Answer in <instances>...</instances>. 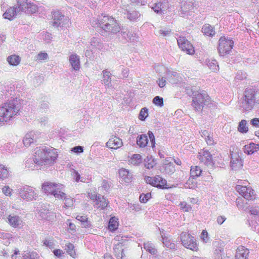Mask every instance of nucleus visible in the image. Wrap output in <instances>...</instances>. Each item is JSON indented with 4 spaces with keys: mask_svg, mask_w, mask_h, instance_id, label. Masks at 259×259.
Returning <instances> with one entry per match:
<instances>
[{
    "mask_svg": "<svg viewBox=\"0 0 259 259\" xmlns=\"http://www.w3.org/2000/svg\"><path fill=\"white\" fill-rule=\"evenodd\" d=\"M13 190L8 186H4L2 189L3 193L7 196H10L12 195Z\"/></svg>",
    "mask_w": 259,
    "mask_h": 259,
    "instance_id": "nucleus-56",
    "label": "nucleus"
},
{
    "mask_svg": "<svg viewBox=\"0 0 259 259\" xmlns=\"http://www.w3.org/2000/svg\"><path fill=\"white\" fill-rule=\"evenodd\" d=\"M162 242L163 244L167 247L170 249H175L176 245L174 243L171 242L170 240L166 237H162Z\"/></svg>",
    "mask_w": 259,
    "mask_h": 259,
    "instance_id": "nucleus-45",
    "label": "nucleus"
},
{
    "mask_svg": "<svg viewBox=\"0 0 259 259\" xmlns=\"http://www.w3.org/2000/svg\"><path fill=\"white\" fill-rule=\"evenodd\" d=\"M148 115V109L146 108H143L141 110L140 112L139 116V119L141 120H144Z\"/></svg>",
    "mask_w": 259,
    "mask_h": 259,
    "instance_id": "nucleus-52",
    "label": "nucleus"
},
{
    "mask_svg": "<svg viewBox=\"0 0 259 259\" xmlns=\"http://www.w3.org/2000/svg\"><path fill=\"white\" fill-rule=\"evenodd\" d=\"M42 189L46 193L51 194L56 198L62 199L64 197V187L61 184L46 182L43 184Z\"/></svg>",
    "mask_w": 259,
    "mask_h": 259,
    "instance_id": "nucleus-5",
    "label": "nucleus"
},
{
    "mask_svg": "<svg viewBox=\"0 0 259 259\" xmlns=\"http://www.w3.org/2000/svg\"><path fill=\"white\" fill-rule=\"evenodd\" d=\"M199 159L200 162L203 163L209 168H212L214 162L212 159V155L206 150L199 153Z\"/></svg>",
    "mask_w": 259,
    "mask_h": 259,
    "instance_id": "nucleus-16",
    "label": "nucleus"
},
{
    "mask_svg": "<svg viewBox=\"0 0 259 259\" xmlns=\"http://www.w3.org/2000/svg\"><path fill=\"white\" fill-rule=\"evenodd\" d=\"M238 131L241 133H246L248 131V127L246 126V121L242 120L239 123Z\"/></svg>",
    "mask_w": 259,
    "mask_h": 259,
    "instance_id": "nucleus-48",
    "label": "nucleus"
},
{
    "mask_svg": "<svg viewBox=\"0 0 259 259\" xmlns=\"http://www.w3.org/2000/svg\"><path fill=\"white\" fill-rule=\"evenodd\" d=\"M37 256L36 252H29L24 254L23 255V259H35Z\"/></svg>",
    "mask_w": 259,
    "mask_h": 259,
    "instance_id": "nucleus-55",
    "label": "nucleus"
},
{
    "mask_svg": "<svg viewBox=\"0 0 259 259\" xmlns=\"http://www.w3.org/2000/svg\"><path fill=\"white\" fill-rule=\"evenodd\" d=\"M18 193L21 198L27 201L36 199L37 197V194L35 192V189L27 185L19 188L18 189Z\"/></svg>",
    "mask_w": 259,
    "mask_h": 259,
    "instance_id": "nucleus-9",
    "label": "nucleus"
},
{
    "mask_svg": "<svg viewBox=\"0 0 259 259\" xmlns=\"http://www.w3.org/2000/svg\"><path fill=\"white\" fill-rule=\"evenodd\" d=\"M38 213L39 214V216L42 219L47 220L49 221L53 220L54 217H55L54 212L51 211H50L49 209L47 208L40 209L39 210Z\"/></svg>",
    "mask_w": 259,
    "mask_h": 259,
    "instance_id": "nucleus-25",
    "label": "nucleus"
},
{
    "mask_svg": "<svg viewBox=\"0 0 259 259\" xmlns=\"http://www.w3.org/2000/svg\"><path fill=\"white\" fill-rule=\"evenodd\" d=\"M65 250L73 258L76 257V253L74 250V246L71 243H67L65 245Z\"/></svg>",
    "mask_w": 259,
    "mask_h": 259,
    "instance_id": "nucleus-39",
    "label": "nucleus"
},
{
    "mask_svg": "<svg viewBox=\"0 0 259 259\" xmlns=\"http://www.w3.org/2000/svg\"><path fill=\"white\" fill-rule=\"evenodd\" d=\"M201 238L204 242H207L208 240V234L206 230H203L201 234Z\"/></svg>",
    "mask_w": 259,
    "mask_h": 259,
    "instance_id": "nucleus-64",
    "label": "nucleus"
},
{
    "mask_svg": "<svg viewBox=\"0 0 259 259\" xmlns=\"http://www.w3.org/2000/svg\"><path fill=\"white\" fill-rule=\"evenodd\" d=\"M108 200L104 196L101 195L95 203V207L98 209H104L108 206Z\"/></svg>",
    "mask_w": 259,
    "mask_h": 259,
    "instance_id": "nucleus-28",
    "label": "nucleus"
},
{
    "mask_svg": "<svg viewBox=\"0 0 259 259\" xmlns=\"http://www.w3.org/2000/svg\"><path fill=\"white\" fill-rule=\"evenodd\" d=\"M246 72L242 71H239L237 72L235 78L238 80H243L246 78Z\"/></svg>",
    "mask_w": 259,
    "mask_h": 259,
    "instance_id": "nucleus-58",
    "label": "nucleus"
},
{
    "mask_svg": "<svg viewBox=\"0 0 259 259\" xmlns=\"http://www.w3.org/2000/svg\"><path fill=\"white\" fill-rule=\"evenodd\" d=\"M20 100L11 98L0 105V124L7 123L14 118L21 108Z\"/></svg>",
    "mask_w": 259,
    "mask_h": 259,
    "instance_id": "nucleus-1",
    "label": "nucleus"
},
{
    "mask_svg": "<svg viewBox=\"0 0 259 259\" xmlns=\"http://www.w3.org/2000/svg\"><path fill=\"white\" fill-rule=\"evenodd\" d=\"M236 190L246 199L251 200L253 198V190L250 187L237 185L236 186Z\"/></svg>",
    "mask_w": 259,
    "mask_h": 259,
    "instance_id": "nucleus-17",
    "label": "nucleus"
},
{
    "mask_svg": "<svg viewBox=\"0 0 259 259\" xmlns=\"http://www.w3.org/2000/svg\"><path fill=\"white\" fill-rule=\"evenodd\" d=\"M126 40L132 42L137 41L138 40V36L135 32H132V31H128L127 33V37H126Z\"/></svg>",
    "mask_w": 259,
    "mask_h": 259,
    "instance_id": "nucleus-47",
    "label": "nucleus"
},
{
    "mask_svg": "<svg viewBox=\"0 0 259 259\" xmlns=\"http://www.w3.org/2000/svg\"><path fill=\"white\" fill-rule=\"evenodd\" d=\"M148 143V137L146 135H141L137 138V144L140 148L145 147Z\"/></svg>",
    "mask_w": 259,
    "mask_h": 259,
    "instance_id": "nucleus-32",
    "label": "nucleus"
},
{
    "mask_svg": "<svg viewBox=\"0 0 259 259\" xmlns=\"http://www.w3.org/2000/svg\"><path fill=\"white\" fill-rule=\"evenodd\" d=\"M20 12H21V11H19L17 3L15 6L10 7L9 9H7L3 14V16L5 19L12 20Z\"/></svg>",
    "mask_w": 259,
    "mask_h": 259,
    "instance_id": "nucleus-21",
    "label": "nucleus"
},
{
    "mask_svg": "<svg viewBox=\"0 0 259 259\" xmlns=\"http://www.w3.org/2000/svg\"><path fill=\"white\" fill-rule=\"evenodd\" d=\"M244 151L247 154H252L259 150V144H256L253 143L244 146Z\"/></svg>",
    "mask_w": 259,
    "mask_h": 259,
    "instance_id": "nucleus-29",
    "label": "nucleus"
},
{
    "mask_svg": "<svg viewBox=\"0 0 259 259\" xmlns=\"http://www.w3.org/2000/svg\"><path fill=\"white\" fill-rule=\"evenodd\" d=\"M115 255L118 258H122L123 256V248L122 244L118 243L113 247Z\"/></svg>",
    "mask_w": 259,
    "mask_h": 259,
    "instance_id": "nucleus-33",
    "label": "nucleus"
},
{
    "mask_svg": "<svg viewBox=\"0 0 259 259\" xmlns=\"http://www.w3.org/2000/svg\"><path fill=\"white\" fill-rule=\"evenodd\" d=\"M171 30L170 29L164 30L160 29L158 30L156 33L157 35L161 36L162 37H165L168 36L170 33Z\"/></svg>",
    "mask_w": 259,
    "mask_h": 259,
    "instance_id": "nucleus-53",
    "label": "nucleus"
},
{
    "mask_svg": "<svg viewBox=\"0 0 259 259\" xmlns=\"http://www.w3.org/2000/svg\"><path fill=\"white\" fill-rule=\"evenodd\" d=\"M118 219L115 217H112L109 220L108 229L112 232L115 231L118 226Z\"/></svg>",
    "mask_w": 259,
    "mask_h": 259,
    "instance_id": "nucleus-35",
    "label": "nucleus"
},
{
    "mask_svg": "<svg viewBox=\"0 0 259 259\" xmlns=\"http://www.w3.org/2000/svg\"><path fill=\"white\" fill-rule=\"evenodd\" d=\"M195 6L192 1L188 0H182L180 3V9L179 14L181 16L185 17L190 13L194 12Z\"/></svg>",
    "mask_w": 259,
    "mask_h": 259,
    "instance_id": "nucleus-12",
    "label": "nucleus"
},
{
    "mask_svg": "<svg viewBox=\"0 0 259 259\" xmlns=\"http://www.w3.org/2000/svg\"><path fill=\"white\" fill-rule=\"evenodd\" d=\"M230 155L231 158V167L233 170H236L241 168L242 166V161L240 156L239 154V150L230 151Z\"/></svg>",
    "mask_w": 259,
    "mask_h": 259,
    "instance_id": "nucleus-15",
    "label": "nucleus"
},
{
    "mask_svg": "<svg viewBox=\"0 0 259 259\" xmlns=\"http://www.w3.org/2000/svg\"><path fill=\"white\" fill-rule=\"evenodd\" d=\"M71 151L76 153H80L83 152V148L82 146H77L72 148Z\"/></svg>",
    "mask_w": 259,
    "mask_h": 259,
    "instance_id": "nucleus-63",
    "label": "nucleus"
},
{
    "mask_svg": "<svg viewBox=\"0 0 259 259\" xmlns=\"http://www.w3.org/2000/svg\"><path fill=\"white\" fill-rule=\"evenodd\" d=\"M39 111L41 113H47L49 110V103L48 101H41L39 106Z\"/></svg>",
    "mask_w": 259,
    "mask_h": 259,
    "instance_id": "nucleus-41",
    "label": "nucleus"
},
{
    "mask_svg": "<svg viewBox=\"0 0 259 259\" xmlns=\"http://www.w3.org/2000/svg\"><path fill=\"white\" fill-rule=\"evenodd\" d=\"M8 223L11 227L20 228L23 226V221L21 217L15 214H10L8 218Z\"/></svg>",
    "mask_w": 259,
    "mask_h": 259,
    "instance_id": "nucleus-19",
    "label": "nucleus"
},
{
    "mask_svg": "<svg viewBox=\"0 0 259 259\" xmlns=\"http://www.w3.org/2000/svg\"><path fill=\"white\" fill-rule=\"evenodd\" d=\"M249 211L251 214L259 217V206L251 207Z\"/></svg>",
    "mask_w": 259,
    "mask_h": 259,
    "instance_id": "nucleus-59",
    "label": "nucleus"
},
{
    "mask_svg": "<svg viewBox=\"0 0 259 259\" xmlns=\"http://www.w3.org/2000/svg\"><path fill=\"white\" fill-rule=\"evenodd\" d=\"M71 175L76 182H78L80 178L79 174L74 169H73Z\"/></svg>",
    "mask_w": 259,
    "mask_h": 259,
    "instance_id": "nucleus-62",
    "label": "nucleus"
},
{
    "mask_svg": "<svg viewBox=\"0 0 259 259\" xmlns=\"http://www.w3.org/2000/svg\"><path fill=\"white\" fill-rule=\"evenodd\" d=\"M148 135L150 141V143L151 144V147L152 148H154L155 147V137L153 134V133L151 131H148Z\"/></svg>",
    "mask_w": 259,
    "mask_h": 259,
    "instance_id": "nucleus-60",
    "label": "nucleus"
},
{
    "mask_svg": "<svg viewBox=\"0 0 259 259\" xmlns=\"http://www.w3.org/2000/svg\"><path fill=\"white\" fill-rule=\"evenodd\" d=\"M150 7L157 14H162L168 8V4L167 2L164 1L155 3L153 6Z\"/></svg>",
    "mask_w": 259,
    "mask_h": 259,
    "instance_id": "nucleus-20",
    "label": "nucleus"
},
{
    "mask_svg": "<svg viewBox=\"0 0 259 259\" xmlns=\"http://www.w3.org/2000/svg\"><path fill=\"white\" fill-rule=\"evenodd\" d=\"M202 32L204 35L211 37L215 34L214 28L209 24H205L202 26Z\"/></svg>",
    "mask_w": 259,
    "mask_h": 259,
    "instance_id": "nucleus-27",
    "label": "nucleus"
},
{
    "mask_svg": "<svg viewBox=\"0 0 259 259\" xmlns=\"http://www.w3.org/2000/svg\"><path fill=\"white\" fill-rule=\"evenodd\" d=\"M9 172L4 165L0 164V180H4L8 178Z\"/></svg>",
    "mask_w": 259,
    "mask_h": 259,
    "instance_id": "nucleus-38",
    "label": "nucleus"
},
{
    "mask_svg": "<svg viewBox=\"0 0 259 259\" xmlns=\"http://www.w3.org/2000/svg\"><path fill=\"white\" fill-rule=\"evenodd\" d=\"M91 24L93 27H100L106 32L117 33L120 30V27L116 20L112 17L107 15L99 16L96 20H93Z\"/></svg>",
    "mask_w": 259,
    "mask_h": 259,
    "instance_id": "nucleus-3",
    "label": "nucleus"
},
{
    "mask_svg": "<svg viewBox=\"0 0 259 259\" xmlns=\"http://www.w3.org/2000/svg\"><path fill=\"white\" fill-rule=\"evenodd\" d=\"M64 199L65 200L64 205L67 207H70L73 205V199L70 197H67L66 194L64 193V197H63L62 199Z\"/></svg>",
    "mask_w": 259,
    "mask_h": 259,
    "instance_id": "nucleus-49",
    "label": "nucleus"
},
{
    "mask_svg": "<svg viewBox=\"0 0 259 259\" xmlns=\"http://www.w3.org/2000/svg\"><path fill=\"white\" fill-rule=\"evenodd\" d=\"M37 132H30L27 133L23 139V144L26 147L29 146L31 143L36 141L38 138Z\"/></svg>",
    "mask_w": 259,
    "mask_h": 259,
    "instance_id": "nucleus-22",
    "label": "nucleus"
},
{
    "mask_svg": "<svg viewBox=\"0 0 259 259\" xmlns=\"http://www.w3.org/2000/svg\"><path fill=\"white\" fill-rule=\"evenodd\" d=\"M18 7L19 11L28 14L35 13L38 9L36 5L28 3L27 0H18Z\"/></svg>",
    "mask_w": 259,
    "mask_h": 259,
    "instance_id": "nucleus-11",
    "label": "nucleus"
},
{
    "mask_svg": "<svg viewBox=\"0 0 259 259\" xmlns=\"http://www.w3.org/2000/svg\"><path fill=\"white\" fill-rule=\"evenodd\" d=\"M149 162L147 161L145 163V166L146 168L147 169H150V168H152L153 167V166L155 165V161L152 159V160H148Z\"/></svg>",
    "mask_w": 259,
    "mask_h": 259,
    "instance_id": "nucleus-61",
    "label": "nucleus"
},
{
    "mask_svg": "<svg viewBox=\"0 0 259 259\" xmlns=\"http://www.w3.org/2000/svg\"><path fill=\"white\" fill-rule=\"evenodd\" d=\"M53 18V26L55 27H63L68 25L69 19L60 11H55L52 13Z\"/></svg>",
    "mask_w": 259,
    "mask_h": 259,
    "instance_id": "nucleus-10",
    "label": "nucleus"
},
{
    "mask_svg": "<svg viewBox=\"0 0 259 259\" xmlns=\"http://www.w3.org/2000/svg\"><path fill=\"white\" fill-rule=\"evenodd\" d=\"M193 94L192 106L196 111H201L205 106L208 105L210 102V97L204 91L199 90Z\"/></svg>",
    "mask_w": 259,
    "mask_h": 259,
    "instance_id": "nucleus-4",
    "label": "nucleus"
},
{
    "mask_svg": "<svg viewBox=\"0 0 259 259\" xmlns=\"http://www.w3.org/2000/svg\"><path fill=\"white\" fill-rule=\"evenodd\" d=\"M176 169L175 165L169 162L167 164H165L164 165V172L165 174L170 175L174 173Z\"/></svg>",
    "mask_w": 259,
    "mask_h": 259,
    "instance_id": "nucleus-42",
    "label": "nucleus"
},
{
    "mask_svg": "<svg viewBox=\"0 0 259 259\" xmlns=\"http://www.w3.org/2000/svg\"><path fill=\"white\" fill-rule=\"evenodd\" d=\"M122 145L121 140L117 137H111L106 143L107 147L111 149H117Z\"/></svg>",
    "mask_w": 259,
    "mask_h": 259,
    "instance_id": "nucleus-23",
    "label": "nucleus"
},
{
    "mask_svg": "<svg viewBox=\"0 0 259 259\" xmlns=\"http://www.w3.org/2000/svg\"><path fill=\"white\" fill-rule=\"evenodd\" d=\"M181 240L185 247L193 251H196L198 249L196 240L188 233L182 232L181 233Z\"/></svg>",
    "mask_w": 259,
    "mask_h": 259,
    "instance_id": "nucleus-8",
    "label": "nucleus"
},
{
    "mask_svg": "<svg viewBox=\"0 0 259 259\" xmlns=\"http://www.w3.org/2000/svg\"><path fill=\"white\" fill-rule=\"evenodd\" d=\"M202 172V170L200 167L195 166H191L190 170L191 177L193 178L198 177L200 176Z\"/></svg>",
    "mask_w": 259,
    "mask_h": 259,
    "instance_id": "nucleus-40",
    "label": "nucleus"
},
{
    "mask_svg": "<svg viewBox=\"0 0 259 259\" xmlns=\"http://www.w3.org/2000/svg\"><path fill=\"white\" fill-rule=\"evenodd\" d=\"M9 63L13 66H16L20 63L19 57L16 55H12L7 58Z\"/></svg>",
    "mask_w": 259,
    "mask_h": 259,
    "instance_id": "nucleus-43",
    "label": "nucleus"
},
{
    "mask_svg": "<svg viewBox=\"0 0 259 259\" xmlns=\"http://www.w3.org/2000/svg\"><path fill=\"white\" fill-rule=\"evenodd\" d=\"M58 154L56 149L49 147H39L35 149L33 161L40 169H44L52 164L57 159Z\"/></svg>",
    "mask_w": 259,
    "mask_h": 259,
    "instance_id": "nucleus-2",
    "label": "nucleus"
},
{
    "mask_svg": "<svg viewBox=\"0 0 259 259\" xmlns=\"http://www.w3.org/2000/svg\"><path fill=\"white\" fill-rule=\"evenodd\" d=\"M151 193H148L146 194H142L140 196V201L142 203H146L148 200L151 198Z\"/></svg>",
    "mask_w": 259,
    "mask_h": 259,
    "instance_id": "nucleus-51",
    "label": "nucleus"
},
{
    "mask_svg": "<svg viewBox=\"0 0 259 259\" xmlns=\"http://www.w3.org/2000/svg\"><path fill=\"white\" fill-rule=\"evenodd\" d=\"M180 205L181 206V208L184 211L188 212L190 211L192 209L191 205L188 204L185 202H181L180 203Z\"/></svg>",
    "mask_w": 259,
    "mask_h": 259,
    "instance_id": "nucleus-54",
    "label": "nucleus"
},
{
    "mask_svg": "<svg viewBox=\"0 0 259 259\" xmlns=\"http://www.w3.org/2000/svg\"><path fill=\"white\" fill-rule=\"evenodd\" d=\"M90 46L93 49H97L100 50L103 48V44L100 41L99 38L97 37H93L91 40Z\"/></svg>",
    "mask_w": 259,
    "mask_h": 259,
    "instance_id": "nucleus-34",
    "label": "nucleus"
},
{
    "mask_svg": "<svg viewBox=\"0 0 259 259\" xmlns=\"http://www.w3.org/2000/svg\"><path fill=\"white\" fill-rule=\"evenodd\" d=\"M234 42L232 40L222 36L219 39L218 51L221 56H225L230 53L233 48Z\"/></svg>",
    "mask_w": 259,
    "mask_h": 259,
    "instance_id": "nucleus-7",
    "label": "nucleus"
},
{
    "mask_svg": "<svg viewBox=\"0 0 259 259\" xmlns=\"http://www.w3.org/2000/svg\"><path fill=\"white\" fill-rule=\"evenodd\" d=\"M144 248L145 249L148 251L152 254H156L157 253V250L155 248L154 245L150 242H147L144 243Z\"/></svg>",
    "mask_w": 259,
    "mask_h": 259,
    "instance_id": "nucleus-37",
    "label": "nucleus"
},
{
    "mask_svg": "<svg viewBox=\"0 0 259 259\" xmlns=\"http://www.w3.org/2000/svg\"><path fill=\"white\" fill-rule=\"evenodd\" d=\"M48 58V55L47 53H42L41 52L37 54L35 58L36 60H46Z\"/></svg>",
    "mask_w": 259,
    "mask_h": 259,
    "instance_id": "nucleus-57",
    "label": "nucleus"
},
{
    "mask_svg": "<svg viewBox=\"0 0 259 259\" xmlns=\"http://www.w3.org/2000/svg\"><path fill=\"white\" fill-rule=\"evenodd\" d=\"M207 64L210 69L214 72L219 70L218 62L215 60H209Z\"/></svg>",
    "mask_w": 259,
    "mask_h": 259,
    "instance_id": "nucleus-46",
    "label": "nucleus"
},
{
    "mask_svg": "<svg viewBox=\"0 0 259 259\" xmlns=\"http://www.w3.org/2000/svg\"><path fill=\"white\" fill-rule=\"evenodd\" d=\"M69 62L72 67L75 70H79L80 68L79 57L75 54H71L69 57Z\"/></svg>",
    "mask_w": 259,
    "mask_h": 259,
    "instance_id": "nucleus-26",
    "label": "nucleus"
},
{
    "mask_svg": "<svg viewBox=\"0 0 259 259\" xmlns=\"http://www.w3.org/2000/svg\"><path fill=\"white\" fill-rule=\"evenodd\" d=\"M145 180L146 183L159 188H164L166 185V181L159 176H156L154 177L147 176L145 177Z\"/></svg>",
    "mask_w": 259,
    "mask_h": 259,
    "instance_id": "nucleus-14",
    "label": "nucleus"
},
{
    "mask_svg": "<svg viewBox=\"0 0 259 259\" xmlns=\"http://www.w3.org/2000/svg\"><path fill=\"white\" fill-rule=\"evenodd\" d=\"M102 75L103 81L105 86H106L107 88L111 87V74L110 72L107 70H104L102 71Z\"/></svg>",
    "mask_w": 259,
    "mask_h": 259,
    "instance_id": "nucleus-30",
    "label": "nucleus"
},
{
    "mask_svg": "<svg viewBox=\"0 0 259 259\" xmlns=\"http://www.w3.org/2000/svg\"><path fill=\"white\" fill-rule=\"evenodd\" d=\"M153 103L156 106L162 107L163 105V98L159 96H156L153 99Z\"/></svg>",
    "mask_w": 259,
    "mask_h": 259,
    "instance_id": "nucleus-50",
    "label": "nucleus"
},
{
    "mask_svg": "<svg viewBox=\"0 0 259 259\" xmlns=\"http://www.w3.org/2000/svg\"><path fill=\"white\" fill-rule=\"evenodd\" d=\"M249 253V251L248 249L243 246H240L236 250V259H247Z\"/></svg>",
    "mask_w": 259,
    "mask_h": 259,
    "instance_id": "nucleus-24",
    "label": "nucleus"
},
{
    "mask_svg": "<svg viewBox=\"0 0 259 259\" xmlns=\"http://www.w3.org/2000/svg\"><path fill=\"white\" fill-rule=\"evenodd\" d=\"M119 176L124 180L125 182H130L132 179V175L126 169L122 168L119 170Z\"/></svg>",
    "mask_w": 259,
    "mask_h": 259,
    "instance_id": "nucleus-31",
    "label": "nucleus"
},
{
    "mask_svg": "<svg viewBox=\"0 0 259 259\" xmlns=\"http://www.w3.org/2000/svg\"><path fill=\"white\" fill-rule=\"evenodd\" d=\"M179 48L188 55H193L195 53L193 45L185 37L179 36L177 39Z\"/></svg>",
    "mask_w": 259,
    "mask_h": 259,
    "instance_id": "nucleus-13",
    "label": "nucleus"
},
{
    "mask_svg": "<svg viewBox=\"0 0 259 259\" xmlns=\"http://www.w3.org/2000/svg\"><path fill=\"white\" fill-rule=\"evenodd\" d=\"M121 12L125 15L127 18L131 21L135 22L140 20L141 15L138 11L128 10L125 7V8L122 7L121 8Z\"/></svg>",
    "mask_w": 259,
    "mask_h": 259,
    "instance_id": "nucleus-18",
    "label": "nucleus"
},
{
    "mask_svg": "<svg viewBox=\"0 0 259 259\" xmlns=\"http://www.w3.org/2000/svg\"><path fill=\"white\" fill-rule=\"evenodd\" d=\"M214 256L215 259H225V253L223 247H217L214 251Z\"/></svg>",
    "mask_w": 259,
    "mask_h": 259,
    "instance_id": "nucleus-36",
    "label": "nucleus"
},
{
    "mask_svg": "<svg viewBox=\"0 0 259 259\" xmlns=\"http://www.w3.org/2000/svg\"><path fill=\"white\" fill-rule=\"evenodd\" d=\"M141 161V156L139 154H134L130 160L131 163L135 165H138Z\"/></svg>",
    "mask_w": 259,
    "mask_h": 259,
    "instance_id": "nucleus-44",
    "label": "nucleus"
},
{
    "mask_svg": "<svg viewBox=\"0 0 259 259\" xmlns=\"http://www.w3.org/2000/svg\"><path fill=\"white\" fill-rule=\"evenodd\" d=\"M254 95V91L253 89L245 90L240 104V107L243 110L249 111L252 109L255 103Z\"/></svg>",
    "mask_w": 259,
    "mask_h": 259,
    "instance_id": "nucleus-6",
    "label": "nucleus"
}]
</instances>
